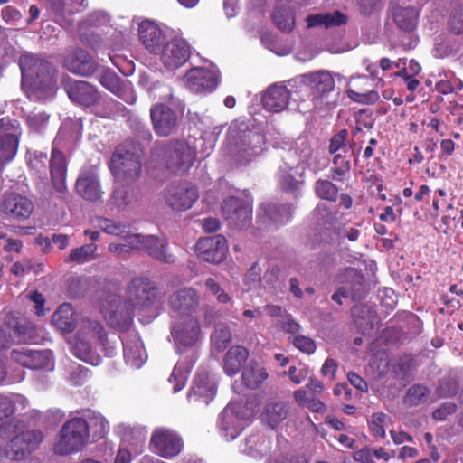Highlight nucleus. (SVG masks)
<instances>
[{
  "mask_svg": "<svg viewBox=\"0 0 463 463\" xmlns=\"http://www.w3.org/2000/svg\"><path fill=\"white\" fill-rule=\"evenodd\" d=\"M22 88L32 100L45 101L57 91L56 70L52 64L30 53L20 58Z\"/></svg>",
  "mask_w": 463,
  "mask_h": 463,
  "instance_id": "1",
  "label": "nucleus"
},
{
  "mask_svg": "<svg viewBox=\"0 0 463 463\" xmlns=\"http://www.w3.org/2000/svg\"><path fill=\"white\" fill-rule=\"evenodd\" d=\"M264 144V136L258 128L235 120L229 127L224 151L235 163L245 165L262 153Z\"/></svg>",
  "mask_w": 463,
  "mask_h": 463,
  "instance_id": "2",
  "label": "nucleus"
},
{
  "mask_svg": "<svg viewBox=\"0 0 463 463\" xmlns=\"http://www.w3.org/2000/svg\"><path fill=\"white\" fill-rule=\"evenodd\" d=\"M107 336L102 325L90 318H82L76 335L69 340L71 353L78 359L91 365L99 364L101 358L97 352V343L105 345Z\"/></svg>",
  "mask_w": 463,
  "mask_h": 463,
  "instance_id": "3",
  "label": "nucleus"
},
{
  "mask_svg": "<svg viewBox=\"0 0 463 463\" xmlns=\"http://www.w3.org/2000/svg\"><path fill=\"white\" fill-rule=\"evenodd\" d=\"M120 237L125 240V242L110 243L108 249L111 253L123 257L128 254L130 250H137L146 251L154 259L165 263H172L175 261V257L168 252L167 244L163 238L152 235L144 236L131 233L130 232L125 234V236Z\"/></svg>",
  "mask_w": 463,
  "mask_h": 463,
  "instance_id": "4",
  "label": "nucleus"
},
{
  "mask_svg": "<svg viewBox=\"0 0 463 463\" xmlns=\"http://www.w3.org/2000/svg\"><path fill=\"white\" fill-rule=\"evenodd\" d=\"M252 411L243 402H231L220 413L217 428L226 440L235 439L248 424Z\"/></svg>",
  "mask_w": 463,
  "mask_h": 463,
  "instance_id": "5",
  "label": "nucleus"
},
{
  "mask_svg": "<svg viewBox=\"0 0 463 463\" xmlns=\"http://www.w3.org/2000/svg\"><path fill=\"white\" fill-rule=\"evenodd\" d=\"M89 439V425L82 418H73L66 421L53 445L58 455H68L82 449Z\"/></svg>",
  "mask_w": 463,
  "mask_h": 463,
  "instance_id": "6",
  "label": "nucleus"
},
{
  "mask_svg": "<svg viewBox=\"0 0 463 463\" xmlns=\"http://www.w3.org/2000/svg\"><path fill=\"white\" fill-rule=\"evenodd\" d=\"M140 156L118 147L112 155L109 168L115 182L130 184L138 179L141 174Z\"/></svg>",
  "mask_w": 463,
  "mask_h": 463,
  "instance_id": "7",
  "label": "nucleus"
},
{
  "mask_svg": "<svg viewBox=\"0 0 463 463\" xmlns=\"http://www.w3.org/2000/svg\"><path fill=\"white\" fill-rule=\"evenodd\" d=\"M195 157V149L184 140H171L163 148V162L173 174L185 173Z\"/></svg>",
  "mask_w": 463,
  "mask_h": 463,
  "instance_id": "8",
  "label": "nucleus"
},
{
  "mask_svg": "<svg viewBox=\"0 0 463 463\" xmlns=\"http://www.w3.org/2000/svg\"><path fill=\"white\" fill-rule=\"evenodd\" d=\"M222 213L231 225L245 228L252 219V198L247 193L230 196L222 203Z\"/></svg>",
  "mask_w": 463,
  "mask_h": 463,
  "instance_id": "9",
  "label": "nucleus"
},
{
  "mask_svg": "<svg viewBox=\"0 0 463 463\" xmlns=\"http://www.w3.org/2000/svg\"><path fill=\"white\" fill-rule=\"evenodd\" d=\"M172 336L179 350L181 347H194L203 337L202 326L194 316L175 318Z\"/></svg>",
  "mask_w": 463,
  "mask_h": 463,
  "instance_id": "10",
  "label": "nucleus"
},
{
  "mask_svg": "<svg viewBox=\"0 0 463 463\" xmlns=\"http://www.w3.org/2000/svg\"><path fill=\"white\" fill-rule=\"evenodd\" d=\"M11 358L22 366L33 370L52 372L55 366L52 352L47 349L20 346L12 350Z\"/></svg>",
  "mask_w": 463,
  "mask_h": 463,
  "instance_id": "11",
  "label": "nucleus"
},
{
  "mask_svg": "<svg viewBox=\"0 0 463 463\" xmlns=\"http://www.w3.org/2000/svg\"><path fill=\"white\" fill-rule=\"evenodd\" d=\"M297 80L303 86L310 89L314 107L322 105L323 98L335 89V79L332 72L326 70L302 74Z\"/></svg>",
  "mask_w": 463,
  "mask_h": 463,
  "instance_id": "12",
  "label": "nucleus"
},
{
  "mask_svg": "<svg viewBox=\"0 0 463 463\" xmlns=\"http://www.w3.org/2000/svg\"><path fill=\"white\" fill-rule=\"evenodd\" d=\"M21 135V126L16 119H0V166L14 158Z\"/></svg>",
  "mask_w": 463,
  "mask_h": 463,
  "instance_id": "13",
  "label": "nucleus"
},
{
  "mask_svg": "<svg viewBox=\"0 0 463 463\" xmlns=\"http://www.w3.org/2000/svg\"><path fill=\"white\" fill-rule=\"evenodd\" d=\"M139 40L144 47L156 55L169 41L170 29L151 20H143L138 25Z\"/></svg>",
  "mask_w": 463,
  "mask_h": 463,
  "instance_id": "14",
  "label": "nucleus"
},
{
  "mask_svg": "<svg viewBox=\"0 0 463 463\" xmlns=\"http://www.w3.org/2000/svg\"><path fill=\"white\" fill-rule=\"evenodd\" d=\"M183 447L181 437L172 430L158 428L152 433L150 448L159 457L166 459L176 457L182 451Z\"/></svg>",
  "mask_w": 463,
  "mask_h": 463,
  "instance_id": "15",
  "label": "nucleus"
},
{
  "mask_svg": "<svg viewBox=\"0 0 463 463\" xmlns=\"http://www.w3.org/2000/svg\"><path fill=\"white\" fill-rule=\"evenodd\" d=\"M200 295L191 287L175 291L168 299V306L173 318L194 316L200 306Z\"/></svg>",
  "mask_w": 463,
  "mask_h": 463,
  "instance_id": "16",
  "label": "nucleus"
},
{
  "mask_svg": "<svg viewBox=\"0 0 463 463\" xmlns=\"http://www.w3.org/2000/svg\"><path fill=\"white\" fill-rule=\"evenodd\" d=\"M32 330V325H25L14 313L6 314L0 323V349L16 342L26 341L31 337Z\"/></svg>",
  "mask_w": 463,
  "mask_h": 463,
  "instance_id": "17",
  "label": "nucleus"
},
{
  "mask_svg": "<svg viewBox=\"0 0 463 463\" xmlns=\"http://www.w3.org/2000/svg\"><path fill=\"white\" fill-rule=\"evenodd\" d=\"M191 47L182 38L169 40L156 54L165 70L175 71L183 66L189 59Z\"/></svg>",
  "mask_w": 463,
  "mask_h": 463,
  "instance_id": "18",
  "label": "nucleus"
},
{
  "mask_svg": "<svg viewBox=\"0 0 463 463\" xmlns=\"http://www.w3.org/2000/svg\"><path fill=\"white\" fill-rule=\"evenodd\" d=\"M165 203L175 211L190 209L198 198L195 187L187 184H175L167 186L165 190Z\"/></svg>",
  "mask_w": 463,
  "mask_h": 463,
  "instance_id": "19",
  "label": "nucleus"
},
{
  "mask_svg": "<svg viewBox=\"0 0 463 463\" xmlns=\"http://www.w3.org/2000/svg\"><path fill=\"white\" fill-rule=\"evenodd\" d=\"M195 252L204 261L220 263L228 253L227 241L222 235L202 238L196 243Z\"/></svg>",
  "mask_w": 463,
  "mask_h": 463,
  "instance_id": "20",
  "label": "nucleus"
},
{
  "mask_svg": "<svg viewBox=\"0 0 463 463\" xmlns=\"http://www.w3.org/2000/svg\"><path fill=\"white\" fill-rule=\"evenodd\" d=\"M43 440L39 430H26L13 438L5 448V456L11 460H20L35 449Z\"/></svg>",
  "mask_w": 463,
  "mask_h": 463,
  "instance_id": "21",
  "label": "nucleus"
},
{
  "mask_svg": "<svg viewBox=\"0 0 463 463\" xmlns=\"http://www.w3.org/2000/svg\"><path fill=\"white\" fill-rule=\"evenodd\" d=\"M128 296L134 308L148 307L156 299V286L148 279L135 278L128 286Z\"/></svg>",
  "mask_w": 463,
  "mask_h": 463,
  "instance_id": "22",
  "label": "nucleus"
},
{
  "mask_svg": "<svg viewBox=\"0 0 463 463\" xmlns=\"http://www.w3.org/2000/svg\"><path fill=\"white\" fill-rule=\"evenodd\" d=\"M292 155L284 158V164L279 166L278 178L280 189L286 192H298L304 183L305 167L295 165Z\"/></svg>",
  "mask_w": 463,
  "mask_h": 463,
  "instance_id": "23",
  "label": "nucleus"
},
{
  "mask_svg": "<svg viewBox=\"0 0 463 463\" xmlns=\"http://www.w3.org/2000/svg\"><path fill=\"white\" fill-rule=\"evenodd\" d=\"M216 395V383L204 370L199 371L193 382L192 387L187 394L191 403L201 402L207 405Z\"/></svg>",
  "mask_w": 463,
  "mask_h": 463,
  "instance_id": "24",
  "label": "nucleus"
},
{
  "mask_svg": "<svg viewBox=\"0 0 463 463\" xmlns=\"http://www.w3.org/2000/svg\"><path fill=\"white\" fill-rule=\"evenodd\" d=\"M0 211L11 219L25 220L33 213V203L21 194H5L0 203Z\"/></svg>",
  "mask_w": 463,
  "mask_h": 463,
  "instance_id": "25",
  "label": "nucleus"
},
{
  "mask_svg": "<svg viewBox=\"0 0 463 463\" xmlns=\"http://www.w3.org/2000/svg\"><path fill=\"white\" fill-rule=\"evenodd\" d=\"M292 211V204L263 203L260 205L257 222L264 226L285 224L289 221Z\"/></svg>",
  "mask_w": 463,
  "mask_h": 463,
  "instance_id": "26",
  "label": "nucleus"
},
{
  "mask_svg": "<svg viewBox=\"0 0 463 463\" xmlns=\"http://www.w3.org/2000/svg\"><path fill=\"white\" fill-rule=\"evenodd\" d=\"M185 84L194 92H210L218 85V75L215 71L193 68L185 74Z\"/></svg>",
  "mask_w": 463,
  "mask_h": 463,
  "instance_id": "27",
  "label": "nucleus"
},
{
  "mask_svg": "<svg viewBox=\"0 0 463 463\" xmlns=\"http://www.w3.org/2000/svg\"><path fill=\"white\" fill-rule=\"evenodd\" d=\"M288 155H292L298 162L297 165H301L306 169H309L313 174H317L326 165L325 160L317 151L310 148L308 143L303 139H298L297 147L293 151H289Z\"/></svg>",
  "mask_w": 463,
  "mask_h": 463,
  "instance_id": "28",
  "label": "nucleus"
},
{
  "mask_svg": "<svg viewBox=\"0 0 463 463\" xmlns=\"http://www.w3.org/2000/svg\"><path fill=\"white\" fill-rule=\"evenodd\" d=\"M150 117L154 130L158 136H169L177 127V117L167 106L158 104L152 107Z\"/></svg>",
  "mask_w": 463,
  "mask_h": 463,
  "instance_id": "29",
  "label": "nucleus"
},
{
  "mask_svg": "<svg viewBox=\"0 0 463 463\" xmlns=\"http://www.w3.org/2000/svg\"><path fill=\"white\" fill-rule=\"evenodd\" d=\"M70 99L80 106H94L99 100V94L97 89L87 81L73 80L65 85Z\"/></svg>",
  "mask_w": 463,
  "mask_h": 463,
  "instance_id": "30",
  "label": "nucleus"
},
{
  "mask_svg": "<svg viewBox=\"0 0 463 463\" xmlns=\"http://www.w3.org/2000/svg\"><path fill=\"white\" fill-rule=\"evenodd\" d=\"M77 193L85 200L97 201L101 198L102 191L97 170L83 169L76 182Z\"/></svg>",
  "mask_w": 463,
  "mask_h": 463,
  "instance_id": "31",
  "label": "nucleus"
},
{
  "mask_svg": "<svg viewBox=\"0 0 463 463\" xmlns=\"http://www.w3.org/2000/svg\"><path fill=\"white\" fill-rule=\"evenodd\" d=\"M100 84L110 92L128 104H134L137 97L128 84L121 81L120 78L109 70L103 71L99 76Z\"/></svg>",
  "mask_w": 463,
  "mask_h": 463,
  "instance_id": "32",
  "label": "nucleus"
},
{
  "mask_svg": "<svg viewBox=\"0 0 463 463\" xmlns=\"http://www.w3.org/2000/svg\"><path fill=\"white\" fill-rule=\"evenodd\" d=\"M289 99L290 92L287 87L280 83H275L263 93L262 104L267 110L277 113L288 107Z\"/></svg>",
  "mask_w": 463,
  "mask_h": 463,
  "instance_id": "33",
  "label": "nucleus"
},
{
  "mask_svg": "<svg viewBox=\"0 0 463 463\" xmlns=\"http://www.w3.org/2000/svg\"><path fill=\"white\" fill-rule=\"evenodd\" d=\"M64 66L71 72L80 76H90L96 70L95 61L87 52L81 49L70 52L64 59Z\"/></svg>",
  "mask_w": 463,
  "mask_h": 463,
  "instance_id": "34",
  "label": "nucleus"
},
{
  "mask_svg": "<svg viewBox=\"0 0 463 463\" xmlns=\"http://www.w3.org/2000/svg\"><path fill=\"white\" fill-rule=\"evenodd\" d=\"M123 345L126 364L133 368H140L147 358L140 338L136 334L130 335Z\"/></svg>",
  "mask_w": 463,
  "mask_h": 463,
  "instance_id": "35",
  "label": "nucleus"
},
{
  "mask_svg": "<svg viewBox=\"0 0 463 463\" xmlns=\"http://www.w3.org/2000/svg\"><path fill=\"white\" fill-rule=\"evenodd\" d=\"M66 171L67 165L64 155L56 149H52L50 159V174L52 185L55 191L59 193H64L67 189Z\"/></svg>",
  "mask_w": 463,
  "mask_h": 463,
  "instance_id": "36",
  "label": "nucleus"
},
{
  "mask_svg": "<svg viewBox=\"0 0 463 463\" xmlns=\"http://www.w3.org/2000/svg\"><path fill=\"white\" fill-rule=\"evenodd\" d=\"M52 324L62 332H71L77 325L72 306L69 303L61 304L52 315Z\"/></svg>",
  "mask_w": 463,
  "mask_h": 463,
  "instance_id": "37",
  "label": "nucleus"
},
{
  "mask_svg": "<svg viewBox=\"0 0 463 463\" xmlns=\"http://www.w3.org/2000/svg\"><path fill=\"white\" fill-rule=\"evenodd\" d=\"M288 415L286 404L281 401H269L261 412V421L270 428H275L282 422Z\"/></svg>",
  "mask_w": 463,
  "mask_h": 463,
  "instance_id": "38",
  "label": "nucleus"
},
{
  "mask_svg": "<svg viewBox=\"0 0 463 463\" xmlns=\"http://www.w3.org/2000/svg\"><path fill=\"white\" fill-rule=\"evenodd\" d=\"M418 11L413 7L397 5L392 9L395 24L404 32L413 31L418 24Z\"/></svg>",
  "mask_w": 463,
  "mask_h": 463,
  "instance_id": "39",
  "label": "nucleus"
},
{
  "mask_svg": "<svg viewBox=\"0 0 463 463\" xmlns=\"http://www.w3.org/2000/svg\"><path fill=\"white\" fill-rule=\"evenodd\" d=\"M27 399L19 393L0 394V421L10 418L19 409H24Z\"/></svg>",
  "mask_w": 463,
  "mask_h": 463,
  "instance_id": "40",
  "label": "nucleus"
},
{
  "mask_svg": "<svg viewBox=\"0 0 463 463\" xmlns=\"http://www.w3.org/2000/svg\"><path fill=\"white\" fill-rule=\"evenodd\" d=\"M270 449V440L260 434H253L245 439L241 451L252 458L266 454Z\"/></svg>",
  "mask_w": 463,
  "mask_h": 463,
  "instance_id": "41",
  "label": "nucleus"
},
{
  "mask_svg": "<svg viewBox=\"0 0 463 463\" xmlns=\"http://www.w3.org/2000/svg\"><path fill=\"white\" fill-rule=\"evenodd\" d=\"M249 353L246 348L237 345L230 348L224 358L223 369L227 375L236 374L246 361Z\"/></svg>",
  "mask_w": 463,
  "mask_h": 463,
  "instance_id": "42",
  "label": "nucleus"
},
{
  "mask_svg": "<svg viewBox=\"0 0 463 463\" xmlns=\"http://www.w3.org/2000/svg\"><path fill=\"white\" fill-rule=\"evenodd\" d=\"M241 378L249 389L259 388L268 378V373L264 367L257 363H250L243 370Z\"/></svg>",
  "mask_w": 463,
  "mask_h": 463,
  "instance_id": "43",
  "label": "nucleus"
},
{
  "mask_svg": "<svg viewBox=\"0 0 463 463\" xmlns=\"http://www.w3.org/2000/svg\"><path fill=\"white\" fill-rule=\"evenodd\" d=\"M51 6L58 16L67 22L66 17L83 10L86 3L85 0H52ZM68 23L71 22L68 20Z\"/></svg>",
  "mask_w": 463,
  "mask_h": 463,
  "instance_id": "44",
  "label": "nucleus"
},
{
  "mask_svg": "<svg viewBox=\"0 0 463 463\" xmlns=\"http://www.w3.org/2000/svg\"><path fill=\"white\" fill-rule=\"evenodd\" d=\"M92 226L105 233L115 236H125L129 231L128 225L114 220L103 217H96L92 220Z\"/></svg>",
  "mask_w": 463,
  "mask_h": 463,
  "instance_id": "45",
  "label": "nucleus"
},
{
  "mask_svg": "<svg viewBox=\"0 0 463 463\" xmlns=\"http://www.w3.org/2000/svg\"><path fill=\"white\" fill-rule=\"evenodd\" d=\"M307 22L308 27L324 25L325 27L328 28L345 24L346 17L340 12H334L332 14H318L309 15L307 18Z\"/></svg>",
  "mask_w": 463,
  "mask_h": 463,
  "instance_id": "46",
  "label": "nucleus"
},
{
  "mask_svg": "<svg viewBox=\"0 0 463 463\" xmlns=\"http://www.w3.org/2000/svg\"><path fill=\"white\" fill-rule=\"evenodd\" d=\"M97 245L94 243L85 244L81 247L72 249L70 252L67 262L85 263L96 258Z\"/></svg>",
  "mask_w": 463,
  "mask_h": 463,
  "instance_id": "47",
  "label": "nucleus"
},
{
  "mask_svg": "<svg viewBox=\"0 0 463 463\" xmlns=\"http://www.w3.org/2000/svg\"><path fill=\"white\" fill-rule=\"evenodd\" d=\"M391 422V418L383 412H374L368 420L370 433L376 438H385V427Z\"/></svg>",
  "mask_w": 463,
  "mask_h": 463,
  "instance_id": "48",
  "label": "nucleus"
},
{
  "mask_svg": "<svg viewBox=\"0 0 463 463\" xmlns=\"http://www.w3.org/2000/svg\"><path fill=\"white\" fill-rule=\"evenodd\" d=\"M272 18L276 25L282 31L290 32L295 25V16L288 7H277L273 12Z\"/></svg>",
  "mask_w": 463,
  "mask_h": 463,
  "instance_id": "49",
  "label": "nucleus"
},
{
  "mask_svg": "<svg viewBox=\"0 0 463 463\" xmlns=\"http://www.w3.org/2000/svg\"><path fill=\"white\" fill-rule=\"evenodd\" d=\"M231 331L225 324H218L211 336L213 347L218 352L223 351L231 342Z\"/></svg>",
  "mask_w": 463,
  "mask_h": 463,
  "instance_id": "50",
  "label": "nucleus"
},
{
  "mask_svg": "<svg viewBox=\"0 0 463 463\" xmlns=\"http://www.w3.org/2000/svg\"><path fill=\"white\" fill-rule=\"evenodd\" d=\"M206 292L214 297L219 304L226 305L232 303V296L213 278H207L204 282Z\"/></svg>",
  "mask_w": 463,
  "mask_h": 463,
  "instance_id": "51",
  "label": "nucleus"
},
{
  "mask_svg": "<svg viewBox=\"0 0 463 463\" xmlns=\"http://www.w3.org/2000/svg\"><path fill=\"white\" fill-rule=\"evenodd\" d=\"M190 367L181 363H177L169 377V382L173 383V392H177L185 386Z\"/></svg>",
  "mask_w": 463,
  "mask_h": 463,
  "instance_id": "52",
  "label": "nucleus"
},
{
  "mask_svg": "<svg viewBox=\"0 0 463 463\" xmlns=\"http://www.w3.org/2000/svg\"><path fill=\"white\" fill-rule=\"evenodd\" d=\"M315 191L319 198L328 201H335L338 193V189L334 184L322 179L316 182Z\"/></svg>",
  "mask_w": 463,
  "mask_h": 463,
  "instance_id": "53",
  "label": "nucleus"
},
{
  "mask_svg": "<svg viewBox=\"0 0 463 463\" xmlns=\"http://www.w3.org/2000/svg\"><path fill=\"white\" fill-rule=\"evenodd\" d=\"M350 161L340 154H335L333 158V176L335 180H343L350 171Z\"/></svg>",
  "mask_w": 463,
  "mask_h": 463,
  "instance_id": "54",
  "label": "nucleus"
},
{
  "mask_svg": "<svg viewBox=\"0 0 463 463\" xmlns=\"http://www.w3.org/2000/svg\"><path fill=\"white\" fill-rule=\"evenodd\" d=\"M428 390L422 385H413L411 387L405 397L404 402L410 406L417 405L426 400Z\"/></svg>",
  "mask_w": 463,
  "mask_h": 463,
  "instance_id": "55",
  "label": "nucleus"
},
{
  "mask_svg": "<svg viewBox=\"0 0 463 463\" xmlns=\"http://www.w3.org/2000/svg\"><path fill=\"white\" fill-rule=\"evenodd\" d=\"M116 102L110 98H99V100L94 104V113L101 118H110L114 114Z\"/></svg>",
  "mask_w": 463,
  "mask_h": 463,
  "instance_id": "56",
  "label": "nucleus"
},
{
  "mask_svg": "<svg viewBox=\"0 0 463 463\" xmlns=\"http://www.w3.org/2000/svg\"><path fill=\"white\" fill-rule=\"evenodd\" d=\"M290 341L297 349L303 353L311 354L316 351L317 346L315 342L306 335H295L290 339Z\"/></svg>",
  "mask_w": 463,
  "mask_h": 463,
  "instance_id": "57",
  "label": "nucleus"
},
{
  "mask_svg": "<svg viewBox=\"0 0 463 463\" xmlns=\"http://www.w3.org/2000/svg\"><path fill=\"white\" fill-rule=\"evenodd\" d=\"M88 425L89 429H94V435L99 438L103 437L109 430V423L100 414L94 413Z\"/></svg>",
  "mask_w": 463,
  "mask_h": 463,
  "instance_id": "58",
  "label": "nucleus"
},
{
  "mask_svg": "<svg viewBox=\"0 0 463 463\" xmlns=\"http://www.w3.org/2000/svg\"><path fill=\"white\" fill-rule=\"evenodd\" d=\"M49 116L44 112H31L27 115V123L34 131L42 130L47 124Z\"/></svg>",
  "mask_w": 463,
  "mask_h": 463,
  "instance_id": "59",
  "label": "nucleus"
},
{
  "mask_svg": "<svg viewBox=\"0 0 463 463\" xmlns=\"http://www.w3.org/2000/svg\"><path fill=\"white\" fill-rule=\"evenodd\" d=\"M346 92L350 99L360 103L373 104L379 99V94L373 90L368 91L366 93H359L354 90L348 89Z\"/></svg>",
  "mask_w": 463,
  "mask_h": 463,
  "instance_id": "60",
  "label": "nucleus"
},
{
  "mask_svg": "<svg viewBox=\"0 0 463 463\" xmlns=\"http://www.w3.org/2000/svg\"><path fill=\"white\" fill-rule=\"evenodd\" d=\"M450 30L457 33H463V5L457 6L451 14L449 19Z\"/></svg>",
  "mask_w": 463,
  "mask_h": 463,
  "instance_id": "61",
  "label": "nucleus"
},
{
  "mask_svg": "<svg viewBox=\"0 0 463 463\" xmlns=\"http://www.w3.org/2000/svg\"><path fill=\"white\" fill-rule=\"evenodd\" d=\"M89 377V370L80 364H76L70 372L69 379L73 385H81Z\"/></svg>",
  "mask_w": 463,
  "mask_h": 463,
  "instance_id": "62",
  "label": "nucleus"
},
{
  "mask_svg": "<svg viewBox=\"0 0 463 463\" xmlns=\"http://www.w3.org/2000/svg\"><path fill=\"white\" fill-rule=\"evenodd\" d=\"M308 372V367L303 364L298 367L290 366L288 373L293 383L299 384L307 377Z\"/></svg>",
  "mask_w": 463,
  "mask_h": 463,
  "instance_id": "63",
  "label": "nucleus"
},
{
  "mask_svg": "<svg viewBox=\"0 0 463 463\" xmlns=\"http://www.w3.org/2000/svg\"><path fill=\"white\" fill-rule=\"evenodd\" d=\"M347 135V131L345 129H343L331 138L329 145V152L331 154H335L342 148L345 149Z\"/></svg>",
  "mask_w": 463,
  "mask_h": 463,
  "instance_id": "64",
  "label": "nucleus"
}]
</instances>
